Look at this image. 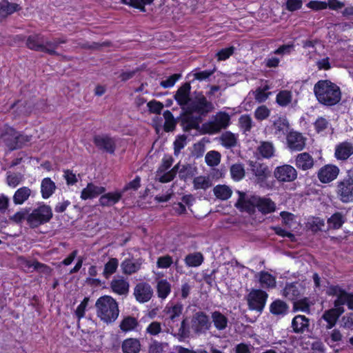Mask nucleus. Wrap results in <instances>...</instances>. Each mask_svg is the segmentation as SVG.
Masks as SVG:
<instances>
[{
  "label": "nucleus",
  "instance_id": "f257e3e1",
  "mask_svg": "<svg viewBox=\"0 0 353 353\" xmlns=\"http://www.w3.org/2000/svg\"><path fill=\"white\" fill-rule=\"evenodd\" d=\"M314 92L317 100L326 105H335L341 100L339 87L328 80L319 81L314 86Z\"/></svg>",
  "mask_w": 353,
  "mask_h": 353
},
{
  "label": "nucleus",
  "instance_id": "f03ea898",
  "mask_svg": "<svg viewBox=\"0 0 353 353\" xmlns=\"http://www.w3.org/2000/svg\"><path fill=\"white\" fill-rule=\"evenodd\" d=\"M95 307L97 317L107 324L114 322L119 315L118 303L108 295L99 297L96 301Z\"/></svg>",
  "mask_w": 353,
  "mask_h": 353
},
{
  "label": "nucleus",
  "instance_id": "7ed1b4c3",
  "mask_svg": "<svg viewBox=\"0 0 353 353\" xmlns=\"http://www.w3.org/2000/svg\"><path fill=\"white\" fill-rule=\"evenodd\" d=\"M64 43V41L56 39L53 41H46L43 37L39 34L30 35L26 41V46L30 50L54 54L55 49L60 44Z\"/></svg>",
  "mask_w": 353,
  "mask_h": 353
},
{
  "label": "nucleus",
  "instance_id": "20e7f679",
  "mask_svg": "<svg viewBox=\"0 0 353 353\" xmlns=\"http://www.w3.org/2000/svg\"><path fill=\"white\" fill-rule=\"evenodd\" d=\"M30 141V137L19 134L14 128L6 126L0 130V141L10 150L21 148Z\"/></svg>",
  "mask_w": 353,
  "mask_h": 353
},
{
  "label": "nucleus",
  "instance_id": "39448f33",
  "mask_svg": "<svg viewBox=\"0 0 353 353\" xmlns=\"http://www.w3.org/2000/svg\"><path fill=\"white\" fill-rule=\"evenodd\" d=\"M52 217V211L50 206L40 204L33 209L29 208L28 225L32 228L45 224L50 221Z\"/></svg>",
  "mask_w": 353,
  "mask_h": 353
},
{
  "label": "nucleus",
  "instance_id": "423d86ee",
  "mask_svg": "<svg viewBox=\"0 0 353 353\" xmlns=\"http://www.w3.org/2000/svg\"><path fill=\"white\" fill-rule=\"evenodd\" d=\"M172 162L173 159L171 157H165L163 159L162 163L157 172V180L161 183H168L174 179L179 165L177 164L172 169L169 170Z\"/></svg>",
  "mask_w": 353,
  "mask_h": 353
},
{
  "label": "nucleus",
  "instance_id": "0eeeda50",
  "mask_svg": "<svg viewBox=\"0 0 353 353\" xmlns=\"http://www.w3.org/2000/svg\"><path fill=\"white\" fill-rule=\"evenodd\" d=\"M274 176L279 182L290 183L297 179L298 172L292 165L283 164L275 168Z\"/></svg>",
  "mask_w": 353,
  "mask_h": 353
},
{
  "label": "nucleus",
  "instance_id": "6e6552de",
  "mask_svg": "<svg viewBox=\"0 0 353 353\" xmlns=\"http://www.w3.org/2000/svg\"><path fill=\"white\" fill-rule=\"evenodd\" d=\"M186 115L190 114L193 112H196L199 114H204L214 109L212 103L208 101L206 98L201 94H198L190 103V106L188 108Z\"/></svg>",
  "mask_w": 353,
  "mask_h": 353
},
{
  "label": "nucleus",
  "instance_id": "1a4fd4ad",
  "mask_svg": "<svg viewBox=\"0 0 353 353\" xmlns=\"http://www.w3.org/2000/svg\"><path fill=\"white\" fill-rule=\"evenodd\" d=\"M337 195L343 203L353 202V179H344L337 184Z\"/></svg>",
  "mask_w": 353,
  "mask_h": 353
},
{
  "label": "nucleus",
  "instance_id": "9d476101",
  "mask_svg": "<svg viewBox=\"0 0 353 353\" xmlns=\"http://www.w3.org/2000/svg\"><path fill=\"white\" fill-rule=\"evenodd\" d=\"M230 116L225 112L218 113L212 123L204 125V129L207 133L214 134L218 132L221 128H225L229 125Z\"/></svg>",
  "mask_w": 353,
  "mask_h": 353
},
{
  "label": "nucleus",
  "instance_id": "9b49d317",
  "mask_svg": "<svg viewBox=\"0 0 353 353\" xmlns=\"http://www.w3.org/2000/svg\"><path fill=\"white\" fill-rule=\"evenodd\" d=\"M190 90L191 86L190 83H185L177 90L174 95L175 100L185 114L190 106V103L193 100L190 98Z\"/></svg>",
  "mask_w": 353,
  "mask_h": 353
},
{
  "label": "nucleus",
  "instance_id": "f8f14e48",
  "mask_svg": "<svg viewBox=\"0 0 353 353\" xmlns=\"http://www.w3.org/2000/svg\"><path fill=\"white\" fill-rule=\"evenodd\" d=\"M268 294L261 290H252L248 296L250 309L261 311L265 306Z\"/></svg>",
  "mask_w": 353,
  "mask_h": 353
},
{
  "label": "nucleus",
  "instance_id": "ddd939ff",
  "mask_svg": "<svg viewBox=\"0 0 353 353\" xmlns=\"http://www.w3.org/2000/svg\"><path fill=\"white\" fill-rule=\"evenodd\" d=\"M94 142L99 148L113 154L117 145L120 143L121 141L108 135H99L94 137Z\"/></svg>",
  "mask_w": 353,
  "mask_h": 353
},
{
  "label": "nucleus",
  "instance_id": "4468645a",
  "mask_svg": "<svg viewBox=\"0 0 353 353\" xmlns=\"http://www.w3.org/2000/svg\"><path fill=\"white\" fill-rule=\"evenodd\" d=\"M327 294L335 296L337 297L336 299L340 307L345 303H347L348 307L353 310V295L345 293L339 286H331L327 292Z\"/></svg>",
  "mask_w": 353,
  "mask_h": 353
},
{
  "label": "nucleus",
  "instance_id": "2eb2a0df",
  "mask_svg": "<svg viewBox=\"0 0 353 353\" xmlns=\"http://www.w3.org/2000/svg\"><path fill=\"white\" fill-rule=\"evenodd\" d=\"M239 195L238 201L235 205L241 211L251 212L257 203V197L255 196H248L245 193L237 191Z\"/></svg>",
  "mask_w": 353,
  "mask_h": 353
},
{
  "label": "nucleus",
  "instance_id": "dca6fc26",
  "mask_svg": "<svg viewBox=\"0 0 353 353\" xmlns=\"http://www.w3.org/2000/svg\"><path fill=\"white\" fill-rule=\"evenodd\" d=\"M288 148L290 150L301 151L305 145V138L295 131H290L286 137Z\"/></svg>",
  "mask_w": 353,
  "mask_h": 353
},
{
  "label": "nucleus",
  "instance_id": "f3484780",
  "mask_svg": "<svg viewBox=\"0 0 353 353\" xmlns=\"http://www.w3.org/2000/svg\"><path fill=\"white\" fill-rule=\"evenodd\" d=\"M339 171V168L336 165H325L319 170L318 178L322 183H329L336 179Z\"/></svg>",
  "mask_w": 353,
  "mask_h": 353
},
{
  "label": "nucleus",
  "instance_id": "a211bd4d",
  "mask_svg": "<svg viewBox=\"0 0 353 353\" xmlns=\"http://www.w3.org/2000/svg\"><path fill=\"white\" fill-rule=\"evenodd\" d=\"M153 290L151 286L146 283H140L134 290V295L139 303L148 302L152 296Z\"/></svg>",
  "mask_w": 353,
  "mask_h": 353
},
{
  "label": "nucleus",
  "instance_id": "6ab92c4d",
  "mask_svg": "<svg viewBox=\"0 0 353 353\" xmlns=\"http://www.w3.org/2000/svg\"><path fill=\"white\" fill-rule=\"evenodd\" d=\"M343 312V307H340L335 300L334 308L326 311L323 315V319L327 323V329H331L335 325L338 318Z\"/></svg>",
  "mask_w": 353,
  "mask_h": 353
},
{
  "label": "nucleus",
  "instance_id": "aec40b11",
  "mask_svg": "<svg viewBox=\"0 0 353 353\" xmlns=\"http://www.w3.org/2000/svg\"><path fill=\"white\" fill-rule=\"evenodd\" d=\"M105 191L104 187L90 183L82 190L81 199L82 200L92 199L104 193Z\"/></svg>",
  "mask_w": 353,
  "mask_h": 353
},
{
  "label": "nucleus",
  "instance_id": "412c9836",
  "mask_svg": "<svg viewBox=\"0 0 353 353\" xmlns=\"http://www.w3.org/2000/svg\"><path fill=\"white\" fill-rule=\"evenodd\" d=\"M353 154V145L349 142H342L335 147L334 157L338 160H346Z\"/></svg>",
  "mask_w": 353,
  "mask_h": 353
},
{
  "label": "nucleus",
  "instance_id": "4be33fe9",
  "mask_svg": "<svg viewBox=\"0 0 353 353\" xmlns=\"http://www.w3.org/2000/svg\"><path fill=\"white\" fill-rule=\"evenodd\" d=\"M110 288L117 294L125 295L129 291V283L123 278H114L110 283Z\"/></svg>",
  "mask_w": 353,
  "mask_h": 353
},
{
  "label": "nucleus",
  "instance_id": "5701e85b",
  "mask_svg": "<svg viewBox=\"0 0 353 353\" xmlns=\"http://www.w3.org/2000/svg\"><path fill=\"white\" fill-rule=\"evenodd\" d=\"M273 131L274 135L279 139L283 138L289 132V123L287 119L284 117H279L274 121Z\"/></svg>",
  "mask_w": 353,
  "mask_h": 353
},
{
  "label": "nucleus",
  "instance_id": "b1692460",
  "mask_svg": "<svg viewBox=\"0 0 353 353\" xmlns=\"http://www.w3.org/2000/svg\"><path fill=\"white\" fill-rule=\"evenodd\" d=\"M295 165L299 169L307 170L313 168L314 159L310 154L303 152L296 157Z\"/></svg>",
  "mask_w": 353,
  "mask_h": 353
},
{
  "label": "nucleus",
  "instance_id": "393cba45",
  "mask_svg": "<svg viewBox=\"0 0 353 353\" xmlns=\"http://www.w3.org/2000/svg\"><path fill=\"white\" fill-rule=\"evenodd\" d=\"M192 326L196 332H203L210 328V323L205 314L198 313L193 319Z\"/></svg>",
  "mask_w": 353,
  "mask_h": 353
},
{
  "label": "nucleus",
  "instance_id": "a878e982",
  "mask_svg": "<svg viewBox=\"0 0 353 353\" xmlns=\"http://www.w3.org/2000/svg\"><path fill=\"white\" fill-rule=\"evenodd\" d=\"M123 194L121 191H114L103 194L99 198V203L102 206H111L118 203Z\"/></svg>",
  "mask_w": 353,
  "mask_h": 353
},
{
  "label": "nucleus",
  "instance_id": "bb28decb",
  "mask_svg": "<svg viewBox=\"0 0 353 353\" xmlns=\"http://www.w3.org/2000/svg\"><path fill=\"white\" fill-rule=\"evenodd\" d=\"M283 223L292 231L301 228L299 219L293 214L288 212H281L280 214Z\"/></svg>",
  "mask_w": 353,
  "mask_h": 353
},
{
  "label": "nucleus",
  "instance_id": "cd10ccee",
  "mask_svg": "<svg viewBox=\"0 0 353 353\" xmlns=\"http://www.w3.org/2000/svg\"><path fill=\"white\" fill-rule=\"evenodd\" d=\"M56 190L54 181L50 178H44L41 183V192L43 199H48Z\"/></svg>",
  "mask_w": 353,
  "mask_h": 353
},
{
  "label": "nucleus",
  "instance_id": "c85d7f7f",
  "mask_svg": "<svg viewBox=\"0 0 353 353\" xmlns=\"http://www.w3.org/2000/svg\"><path fill=\"white\" fill-rule=\"evenodd\" d=\"M309 326V320L305 316L297 315L292 321V327L295 332H303Z\"/></svg>",
  "mask_w": 353,
  "mask_h": 353
},
{
  "label": "nucleus",
  "instance_id": "c756f323",
  "mask_svg": "<svg viewBox=\"0 0 353 353\" xmlns=\"http://www.w3.org/2000/svg\"><path fill=\"white\" fill-rule=\"evenodd\" d=\"M168 317L173 322L182 313L183 305L181 303H168L164 310Z\"/></svg>",
  "mask_w": 353,
  "mask_h": 353
},
{
  "label": "nucleus",
  "instance_id": "7c9ffc66",
  "mask_svg": "<svg viewBox=\"0 0 353 353\" xmlns=\"http://www.w3.org/2000/svg\"><path fill=\"white\" fill-rule=\"evenodd\" d=\"M32 190L28 187L19 188L13 196V202L16 205H22L31 196Z\"/></svg>",
  "mask_w": 353,
  "mask_h": 353
},
{
  "label": "nucleus",
  "instance_id": "2f4dec72",
  "mask_svg": "<svg viewBox=\"0 0 353 353\" xmlns=\"http://www.w3.org/2000/svg\"><path fill=\"white\" fill-rule=\"evenodd\" d=\"M18 10H19L18 4L11 3L7 0H2L0 3V19H4Z\"/></svg>",
  "mask_w": 353,
  "mask_h": 353
},
{
  "label": "nucleus",
  "instance_id": "473e14b6",
  "mask_svg": "<svg viewBox=\"0 0 353 353\" xmlns=\"http://www.w3.org/2000/svg\"><path fill=\"white\" fill-rule=\"evenodd\" d=\"M140 349V342L135 339H127L122 343V350L123 353H138Z\"/></svg>",
  "mask_w": 353,
  "mask_h": 353
},
{
  "label": "nucleus",
  "instance_id": "72a5a7b5",
  "mask_svg": "<svg viewBox=\"0 0 353 353\" xmlns=\"http://www.w3.org/2000/svg\"><path fill=\"white\" fill-rule=\"evenodd\" d=\"M270 88L267 81H262L261 85L253 92L254 99L260 103L265 101L271 94V92H268Z\"/></svg>",
  "mask_w": 353,
  "mask_h": 353
},
{
  "label": "nucleus",
  "instance_id": "f704fd0d",
  "mask_svg": "<svg viewBox=\"0 0 353 353\" xmlns=\"http://www.w3.org/2000/svg\"><path fill=\"white\" fill-rule=\"evenodd\" d=\"M256 206L263 213L267 214L272 212L276 209L275 203L268 198H259L257 197V203Z\"/></svg>",
  "mask_w": 353,
  "mask_h": 353
},
{
  "label": "nucleus",
  "instance_id": "c9c22d12",
  "mask_svg": "<svg viewBox=\"0 0 353 353\" xmlns=\"http://www.w3.org/2000/svg\"><path fill=\"white\" fill-rule=\"evenodd\" d=\"M343 339V335L337 329L332 330L325 336V341L330 346L335 347L339 345Z\"/></svg>",
  "mask_w": 353,
  "mask_h": 353
},
{
  "label": "nucleus",
  "instance_id": "e433bc0d",
  "mask_svg": "<svg viewBox=\"0 0 353 353\" xmlns=\"http://www.w3.org/2000/svg\"><path fill=\"white\" fill-rule=\"evenodd\" d=\"M141 263L142 262L139 261L125 259L124 261H123L121 266L123 273L131 274L140 269Z\"/></svg>",
  "mask_w": 353,
  "mask_h": 353
},
{
  "label": "nucleus",
  "instance_id": "4c0bfd02",
  "mask_svg": "<svg viewBox=\"0 0 353 353\" xmlns=\"http://www.w3.org/2000/svg\"><path fill=\"white\" fill-rule=\"evenodd\" d=\"M215 196L221 200H227L232 196V191L225 185H218L213 189Z\"/></svg>",
  "mask_w": 353,
  "mask_h": 353
},
{
  "label": "nucleus",
  "instance_id": "58836bf2",
  "mask_svg": "<svg viewBox=\"0 0 353 353\" xmlns=\"http://www.w3.org/2000/svg\"><path fill=\"white\" fill-rule=\"evenodd\" d=\"M193 185L196 190H205L212 185V182L209 176H199L194 179Z\"/></svg>",
  "mask_w": 353,
  "mask_h": 353
},
{
  "label": "nucleus",
  "instance_id": "ea45409f",
  "mask_svg": "<svg viewBox=\"0 0 353 353\" xmlns=\"http://www.w3.org/2000/svg\"><path fill=\"white\" fill-rule=\"evenodd\" d=\"M119 266V261L116 258H111L105 264L103 275L105 279H109L111 275L116 272Z\"/></svg>",
  "mask_w": 353,
  "mask_h": 353
},
{
  "label": "nucleus",
  "instance_id": "a19ab883",
  "mask_svg": "<svg viewBox=\"0 0 353 353\" xmlns=\"http://www.w3.org/2000/svg\"><path fill=\"white\" fill-rule=\"evenodd\" d=\"M157 293L159 298L165 299L171 292V285L165 279H161L157 283Z\"/></svg>",
  "mask_w": 353,
  "mask_h": 353
},
{
  "label": "nucleus",
  "instance_id": "79ce46f5",
  "mask_svg": "<svg viewBox=\"0 0 353 353\" xmlns=\"http://www.w3.org/2000/svg\"><path fill=\"white\" fill-rule=\"evenodd\" d=\"M259 280L263 288H274L276 285L275 278L266 272L259 273Z\"/></svg>",
  "mask_w": 353,
  "mask_h": 353
},
{
  "label": "nucleus",
  "instance_id": "37998d69",
  "mask_svg": "<svg viewBox=\"0 0 353 353\" xmlns=\"http://www.w3.org/2000/svg\"><path fill=\"white\" fill-rule=\"evenodd\" d=\"M203 261V256L200 252H195L187 255L185 258V263L189 267H198Z\"/></svg>",
  "mask_w": 353,
  "mask_h": 353
},
{
  "label": "nucleus",
  "instance_id": "c03bdc74",
  "mask_svg": "<svg viewBox=\"0 0 353 353\" xmlns=\"http://www.w3.org/2000/svg\"><path fill=\"white\" fill-rule=\"evenodd\" d=\"M258 151L264 158H270L274 154V147L270 142H262L259 146Z\"/></svg>",
  "mask_w": 353,
  "mask_h": 353
},
{
  "label": "nucleus",
  "instance_id": "a18cd8bd",
  "mask_svg": "<svg viewBox=\"0 0 353 353\" xmlns=\"http://www.w3.org/2000/svg\"><path fill=\"white\" fill-rule=\"evenodd\" d=\"M212 321L218 330H223L228 324L227 318L219 312H214L212 314Z\"/></svg>",
  "mask_w": 353,
  "mask_h": 353
},
{
  "label": "nucleus",
  "instance_id": "49530a36",
  "mask_svg": "<svg viewBox=\"0 0 353 353\" xmlns=\"http://www.w3.org/2000/svg\"><path fill=\"white\" fill-rule=\"evenodd\" d=\"M292 99V94L290 91L282 90L276 95V101L280 106H287L289 105Z\"/></svg>",
  "mask_w": 353,
  "mask_h": 353
},
{
  "label": "nucleus",
  "instance_id": "de8ad7c7",
  "mask_svg": "<svg viewBox=\"0 0 353 353\" xmlns=\"http://www.w3.org/2000/svg\"><path fill=\"white\" fill-rule=\"evenodd\" d=\"M205 161L210 167L216 166L221 161V154L215 150H211L205 154Z\"/></svg>",
  "mask_w": 353,
  "mask_h": 353
},
{
  "label": "nucleus",
  "instance_id": "09e8293b",
  "mask_svg": "<svg viewBox=\"0 0 353 353\" xmlns=\"http://www.w3.org/2000/svg\"><path fill=\"white\" fill-rule=\"evenodd\" d=\"M221 144L225 148H231L236 143V137L230 132L223 133L221 138Z\"/></svg>",
  "mask_w": 353,
  "mask_h": 353
},
{
  "label": "nucleus",
  "instance_id": "8fccbe9b",
  "mask_svg": "<svg viewBox=\"0 0 353 353\" xmlns=\"http://www.w3.org/2000/svg\"><path fill=\"white\" fill-rule=\"evenodd\" d=\"M288 310L287 305L280 300L274 301L270 305V311L276 315L284 314Z\"/></svg>",
  "mask_w": 353,
  "mask_h": 353
},
{
  "label": "nucleus",
  "instance_id": "3c124183",
  "mask_svg": "<svg viewBox=\"0 0 353 353\" xmlns=\"http://www.w3.org/2000/svg\"><path fill=\"white\" fill-rule=\"evenodd\" d=\"M230 174L233 180L239 181L245 176V170L241 164H234L230 168Z\"/></svg>",
  "mask_w": 353,
  "mask_h": 353
},
{
  "label": "nucleus",
  "instance_id": "603ef678",
  "mask_svg": "<svg viewBox=\"0 0 353 353\" xmlns=\"http://www.w3.org/2000/svg\"><path fill=\"white\" fill-rule=\"evenodd\" d=\"M124 4L145 11V6L151 4L154 0H121Z\"/></svg>",
  "mask_w": 353,
  "mask_h": 353
},
{
  "label": "nucleus",
  "instance_id": "864d4df0",
  "mask_svg": "<svg viewBox=\"0 0 353 353\" xmlns=\"http://www.w3.org/2000/svg\"><path fill=\"white\" fill-rule=\"evenodd\" d=\"M137 325L136 319L133 317L128 316L122 320L120 323V328L123 332H129L134 330Z\"/></svg>",
  "mask_w": 353,
  "mask_h": 353
},
{
  "label": "nucleus",
  "instance_id": "5fc2aeb1",
  "mask_svg": "<svg viewBox=\"0 0 353 353\" xmlns=\"http://www.w3.org/2000/svg\"><path fill=\"white\" fill-rule=\"evenodd\" d=\"M344 223V218L340 213L334 214L327 221L328 226L330 228L338 229Z\"/></svg>",
  "mask_w": 353,
  "mask_h": 353
},
{
  "label": "nucleus",
  "instance_id": "6e6d98bb",
  "mask_svg": "<svg viewBox=\"0 0 353 353\" xmlns=\"http://www.w3.org/2000/svg\"><path fill=\"white\" fill-rule=\"evenodd\" d=\"M29 216V208H23L17 212L14 215L10 217V219L15 223H21L26 221L28 223V219Z\"/></svg>",
  "mask_w": 353,
  "mask_h": 353
},
{
  "label": "nucleus",
  "instance_id": "4d7b16f0",
  "mask_svg": "<svg viewBox=\"0 0 353 353\" xmlns=\"http://www.w3.org/2000/svg\"><path fill=\"white\" fill-rule=\"evenodd\" d=\"M163 117L165 119L164 130L167 132L173 130L175 128L176 122L172 114L170 111L167 110L164 112Z\"/></svg>",
  "mask_w": 353,
  "mask_h": 353
},
{
  "label": "nucleus",
  "instance_id": "13d9d810",
  "mask_svg": "<svg viewBox=\"0 0 353 353\" xmlns=\"http://www.w3.org/2000/svg\"><path fill=\"white\" fill-rule=\"evenodd\" d=\"M270 114V110L265 105H261L254 111V117L257 120H264L267 119Z\"/></svg>",
  "mask_w": 353,
  "mask_h": 353
},
{
  "label": "nucleus",
  "instance_id": "bf43d9fd",
  "mask_svg": "<svg viewBox=\"0 0 353 353\" xmlns=\"http://www.w3.org/2000/svg\"><path fill=\"white\" fill-rule=\"evenodd\" d=\"M181 76L179 74H172L168 77L166 79L161 81L160 85L161 87L164 88H172L176 82L181 78Z\"/></svg>",
  "mask_w": 353,
  "mask_h": 353
},
{
  "label": "nucleus",
  "instance_id": "052dcab7",
  "mask_svg": "<svg viewBox=\"0 0 353 353\" xmlns=\"http://www.w3.org/2000/svg\"><path fill=\"white\" fill-rule=\"evenodd\" d=\"M23 179V176L20 174H9L7 176V183L9 186L14 188L18 185Z\"/></svg>",
  "mask_w": 353,
  "mask_h": 353
},
{
  "label": "nucleus",
  "instance_id": "680f3d73",
  "mask_svg": "<svg viewBox=\"0 0 353 353\" xmlns=\"http://www.w3.org/2000/svg\"><path fill=\"white\" fill-rule=\"evenodd\" d=\"M172 262V258L169 255H165L157 259V265L159 268H168Z\"/></svg>",
  "mask_w": 353,
  "mask_h": 353
},
{
  "label": "nucleus",
  "instance_id": "e2e57ef3",
  "mask_svg": "<svg viewBox=\"0 0 353 353\" xmlns=\"http://www.w3.org/2000/svg\"><path fill=\"white\" fill-rule=\"evenodd\" d=\"M213 74V71L204 70V71H194L190 75L193 77L194 79L203 81L208 79Z\"/></svg>",
  "mask_w": 353,
  "mask_h": 353
},
{
  "label": "nucleus",
  "instance_id": "0e129e2a",
  "mask_svg": "<svg viewBox=\"0 0 353 353\" xmlns=\"http://www.w3.org/2000/svg\"><path fill=\"white\" fill-rule=\"evenodd\" d=\"M234 48L233 47H229L221 50L216 54L219 61H224L228 59L234 52Z\"/></svg>",
  "mask_w": 353,
  "mask_h": 353
},
{
  "label": "nucleus",
  "instance_id": "69168bd1",
  "mask_svg": "<svg viewBox=\"0 0 353 353\" xmlns=\"http://www.w3.org/2000/svg\"><path fill=\"white\" fill-rule=\"evenodd\" d=\"M240 126L245 131H248L252 127V119L249 115H242L239 119Z\"/></svg>",
  "mask_w": 353,
  "mask_h": 353
},
{
  "label": "nucleus",
  "instance_id": "338daca9",
  "mask_svg": "<svg viewBox=\"0 0 353 353\" xmlns=\"http://www.w3.org/2000/svg\"><path fill=\"white\" fill-rule=\"evenodd\" d=\"M186 145V137L185 136H179L178 137L174 143V154L177 155L180 150L185 147Z\"/></svg>",
  "mask_w": 353,
  "mask_h": 353
},
{
  "label": "nucleus",
  "instance_id": "774afa93",
  "mask_svg": "<svg viewBox=\"0 0 353 353\" xmlns=\"http://www.w3.org/2000/svg\"><path fill=\"white\" fill-rule=\"evenodd\" d=\"M294 307L296 310L307 312L310 308V304L308 300L304 299L294 302Z\"/></svg>",
  "mask_w": 353,
  "mask_h": 353
}]
</instances>
